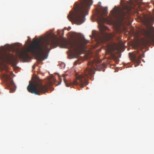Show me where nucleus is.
<instances>
[{"label":"nucleus","instance_id":"obj_1","mask_svg":"<svg viewBox=\"0 0 154 154\" xmlns=\"http://www.w3.org/2000/svg\"><path fill=\"white\" fill-rule=\"evenodd\" d=\"M43 41L40 44L38 39L36 40L29 48L28 51L32 54H36L37 59L41 61L43 59V57L49 52L50 48L56 47L58 44L59 39H51L48 36L43 39L41 38Z\"/></svg>","mask_w":154,"mask_h":154},{"label":"nucleus","instance_id":"obj_2","mask_svg":"<svg viewBox=\"0 0 154 154\" xmlns=\"http://www.w3.org/2000/svg\"><path fill=\"white\" fill-rule=\"evenodd\" d=\"M92 0H80V2H76L74 5L73 11H70L67 17L69 20L79 25L83 23L85 16L88 14V11L92 5Z\"/></svg>","mask_w":154,"mask_h":154},{"label":"nucleus","instance_id":"obj_3","mask_svg":"<svg viewBox=\"0 0 154 154\" xmlns=\"http://www.w3.org/2000/svg\"><path fill=\"white\" fill-rule=\"evenodd\" d=\"M145 13V46L150 45L154 42V31L152 25L154 22V15L150 12Z\"/></svg>","mask_w":154,"mask_h":154},{"label":"nucleus","instance_id":"obj_4","mask_svg":"<svg viewBox=\"0 0 154 154\" xmlns=\"http://www.w3.org/2000/svg\"><path fill=\"white\" fill-rule=\"evenodd\" d=\"M94 68L88 67L86 68L81 75H76V80L72 84L73 85H79L81 88H83L84 85H87L88 84V79L93 80L92 76L95 73Z\"/></svg>","mask_w":154,"mask_h":154},{"label":"nucleus","instance_id":"obj_5","mask_svg":"<svg viewBox=\"0 0 154 154\" xmlns=\"http://www.w3.org/2000/svg\"><path fill=\"white\" fill-rule=\"evenodd\" d=\"M135 48L137 49V53L139 54V55L138 56V59L137 58L136 56L131 53L129 54L130 59L133 61L137 63L138 64L140 63V59L143 57L144 51L143 49L144 47V37L142 38H138L137 41L135 45Z\"/></svg>","mask_w":154,"mask_h":154},{"label":"nucleus","instance_id":"obj_6","mask_svg":"<svg viewBox=\"0 0 154 154\" xmlns=\"http://www.w3.org/2000/svg\"><path fill=\"white\" fill-rule=\"evenodd\" d=\"M48 88L47 85H42L40 82L34 81L30 83L27 87L28 91L31 93L39 95L40 93L47 92Z\"/></svg>","mask_w":154,"mask_h":154},{"label":"nucleus","instance_id":"obj_7","mask_svg":"<svg viewBox=\"0 0 154 154\" xmlns=\"http://www.w3.org/2000/svg\"><path fill=\"white\" fill-rule=\"evenodd\" d=\"M127 7H123V9L117 8L115 7L111 11V14L115 17L120 21H123L124 20H128L129 18V12L126 9Z\"/></svg>","mask_w":154,"mask_h":154},{"label":"nucleus","instance_id":"obj_8","mask_svg":"<svg viewBox=\"0 0 154 154\" xmlns=\"http://www.w3.org/2000/svg\"><path fill=\"white\" fill-rule=\"evenodd\" d=\"M107 11V8H105L102 12L99 11L97 14V22L98 27L101 31L106 29L107 27L103 25V23L105 22L106 19L104 17V16L105 14Z\"/></svg>","mask_w":154,"mask_h":154},{"label":"nucleus","instance_id":"obj_9","mask_svg":"<svg viewBox=\"0 0 154 154\" xmlns=\"http://www.w3.org/2000/svg\"><path fill=\"white\" fill-rule=\"evenodd\" d=\"M79 43L70 41H67L65 43V48L70 49L73 52L75 57H79L80 54V52L79 48Z\"/></svg>","mask_w":154,"mask_h":154},{"label":"nucleus","instance_id":"obj_10","mask_svg":"<svg viewBox=\"0 0 154 154\" xmlns=\"http://www.w3.org/2000/svg\"><path fill=\"white\" fill-rule=\"evenodd\" d=\"M5 60L7 62L16 64L17 62V59L13 54L10 53L6 52L4 55Z\"/></svg>","mask_w":154,"mask_h":154},{"label":"nucleus","instance_id":"obj_11","mask_svg":"<svg viewBox=\"0 0 154 154\" xmlns=\"http://www.w3.org/2000/svg\"><path fill=\"white\" fill-rule=\"evenodd\" d=\"M16 51L17 56L23 60L25 61H27L29 59V57L26 51L23 50L22 51H20L19 49H16Z\"/></svg>","mask_w":154,"mask_h":154},{"label":"nucleus","instance_id":"obj_12","mask_svg":"<svg viewBox=\"0 0 154 154\" xmlns=\"http://www.w3.org/2000/svg\"><path fill=\"white\" fill-rule=\"evenodd\" d=\"M115 35L113 34L104 33L103 37L100 38L101 41L103 42H105L111 39Z\"/></svg>","mask_w":154,"mask_h":154},{"label":"nucleus","instance_id":"obj_13","mask_svg":"<svg viewBox=\"0 0 154 154\" xmlns=\"http://www.w3.org/2000/svg\"><path fill=\"white\" fill-rule=\"evenodd\" d=\"M3 77L8 83L10 82L11 84H13V81L11 80V77L9 75L7 74H4L3 75Z\"/></svg>","mask_w":154,"mask_h":154},{"label":"nucleus","instance_id":"obj_14","mask_svg":"<svg viewBox=\"0 0 154 154\" xmlns=\"http://www.w3.org/2000/svg\"><path fill=\"white\" fill-rule=\"evenodd\" d=\"M115 45L116 44L114 43L108 45L107 47V50L109 52H111L113 49Z\"/></svg>","mask_w":154,"mask_h":154},{"label":"nucleus","instance_id":"obj_15","mask_svg":"<svg viewBox=\"0 0 154 154\" xmlns=\"http://www.w3.org/2000/svg\"><path fill=\"white\" fill-rule=\"evenodd\" d=\"M67 76V75L63 74L62 75V77L63 78V80L64 81L65 83L66 84V87H69L70 85H71V84H68L67 83L66 80V77Z\"/></svg>","mask_w":154,"mask_h":154},{"label":"nucleus","instance_id":"obj_16","mask_svg":"<svg viewBox=\"0 0 154 154\" xmlns=\"http://www.w3.org/2000/svg\"><path fill=\"white\" fill-rule=\"evenodd\" d=\"M58 77L59 78V79L60 80V81L59 83V85H60V84L61 82L62 81V79L61 78V76L59 74H58Z\"/></svg>","mask_w":154,"mask_h":154},{"label":"nucleus","instance_id":"obj_17","mask_svg":"<svg viewBox=\"0 0 154 154\" xmlns=\"http://www.w3.org/2000/svg\"><path fill=\"white\" fill-rule=\"evenodd\" d=\"M79 62V61L78 60L75 61L74 63V65H76Z\"/></svg>","mask_w":154,"mask_h":154},{"label":"nucleus","instance_id":"obj_18","mask_svg":"<svg viewBox=\"0 0 154 154\" xmlns=\"http://www.w3.org/2000/svg\"><path fill=\"white\" fill-rule=\"evenodd\" d=\"M149 6V3H145V7H148Z\"/></svg>","mask_w":154,"mask_h":154},{"label":"nucleus","instance_id":"obj_19","mask_svg":"<svg viewBox=\"0 0 154 154\" xmlns=\"http://www.w3.org/2000/svg\"><path fill=\"white\" fill-rule=\"evenodd\" d=\"M32 68L33 69H34L35 68V67L34 66H33Z\"/></svg>","mask_w":154,"mask_h":154},{"label":"nucleus","instance_id":"obj_20","mask_svg":"<svg viewBox=\"0 0 154 154\" xmlns=\"http://www.w3.org/2000/svg\"><path fill=\"white\" fill-rule=\"evenodd\" d=\"M50 85H51V84H52V83L51 82H50Z\"/></svg>","mask_w":154,"mask_h":154},{"label":"nucleus","instance_id":"obj_21","mask_svg":"<svg viewBox=\"0 0 154 154\" xmlns=\"http://www.w3.org/2000/svg\"><path fill=\"white\" fill-rule=\"evenodd\" d=\"M12 73H13L12 72H11V74H12Z\"/></svg>","mask_w":154,"mask_h":154}]
</instances>
